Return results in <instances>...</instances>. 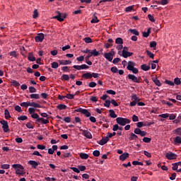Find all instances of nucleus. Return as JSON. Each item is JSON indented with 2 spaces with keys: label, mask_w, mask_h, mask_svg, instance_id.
Instances as JSON below:
<instances>
[{
  "label": "nucleus",
  "mask_w": 181,
  "mask_h": 181,
  "mask_svg": "<svg viewBox=\"0 0 181 181\" xmlns=\"http://www.w3.org/2000/svg\"><path fill=\"white\" fill-rule=\"evenodd\" d=\"M104 107H106L107 108H110V105H111V100H106L105 103H104Z\"/></svg>",
  "instance_id": "obj_44"
},
{
  "label": "nucleus",
  "mask_w": 181,
  "mask_h": 181,
  "mask_svg": "<svg viewBox=\"0 0 181 181\" xmlns=\"http://www.w3.org/2000/svg\"><path fill=\"white\" fill-rule=\"evenodd\" d=\"M63 121H64V122L69 123L71 122V118L70 117H64Z\"/></svg>",
  "instance_id": "obj_55"
},
{
  "label": "nucleus",
  "mask_w": 181,
  "mask_h": 181,
  "mask_svg": "<svg viewBox=\"0 0 181 181\" xmlns=\"http://www.w3.org/2000/svg\"><path fill=\"white\" fill-rule=\"evenodd\" d=\"M59 64L62 66H66L67 64H71V61L69 60H59Z\"/></svg>",
  "instance_id": "obj_17"
},
{
  "label": "nucleus",
  "mask_w": 181,
  "mask_h": 181,
  "mask_svg": "<svg viewBox=\"0 0 181 181\" xmlns=\"http://www.w3.org/2000/svg\"><path fill=\"white\" fill-rule=\"evenodd\" d=\"M142 130H141V129L139 128H136L134 130V134H136V135H140L141 132Z\"/></svg>",
  "instance_id": "obj_54"
},
{
  "label": "nucleus",
  "mask_w": 181,
  "mask_h": 181,
  "mask_svg": "<svg viewBox=\"0 0 181 181\" xmlns=\"http://www.w3.org/2000/svg\"><path fill=\"white\" fill-rule=\"evenodd\" d=\"M35 108H33V107H30V108L28 109V112H29V114H30L31 115H33V114H35Z\"/></svg>",
  "instance_id": "obj_61"
},
{
  "label": "nucleus",
  "mask_w": 181,
  "mask_h": 181,
  "mask_svg": "<svg viewBox=\"0 0 181 181\" xmlns=\"http://www.w3.org/2000/svg\"><path fill=\"white\" fill-rule=\"evenodd\" d=\"M57 108L62 111V110H66L67 108V106L66 105L59 104L57 106Z\"/></svg>",
  "instance_id": "obj_34"
},
{
  "label": "nucleus",
  "mask_w": 181,
  "mask_h": 181,
  "mask_svg": "<svg viewBox=\"0 0 181 181\" xmlns=\"http://www.w3.org/2000/svg\"><path fill=\"white\" fill-rule=\"evenodd\" d=\"M18 121H26L28 119V116L22 115L18 117Z\"/></svg>",
  "instance_id": "obj_43"
},
{
  "label": "nucleus",
  "mask_w": 181,
  "mask_h": 181,
  "mask_svg": "<svg viewBox=\"0 0 181 181\" xmlns=\"http://www.w3.org/2000/svg\"><path fill=\"white\" fill-rule=\"evenodd\" d=\"M28 164L32 166L33 169H36L37 166H39V163L36 162L35 160H30L28 161Z\"/></svg>",
  "instance_id": "obj_15"
},
{
  "label": "nucleus",
  "mask_w": 181,
  "mask_h": 181,
  "mask_svg": "<svg viewBox=\"0 0 181 181\" xmlns=\"http://www.w3.org/2000/svg\"><path fill=\"white\" fill-rule=\"evenodd\" d=\"M108 141H110V138L108 137V136H104L102 138L101 140L98 141V144L101 146L105 145V144H107V142H108Z\"/></svg>",
  "instance_id": "obj_12"
},
{
  "label": "nucleus",
  "mask_w": 181,
  "mask_h": 181,
  "mask_svg": "<svg viewBox=\"0 0 181 181\" xmlns=\"http://www.w3.org/2000/svg\"><path fill=\"white\" fill-rule=\"evenodd\" d=\"M28 59L30 62H36V57L33 56V53L32 52L28 53Z\"/></svg>",
  "instance_id": "obj_18"
},
{
  "label": "nucleus",
  "mask_w": 181,
  "mask_h": 181,
  "mask_svg": "<svg viewBox=\"0 0 181 181\" xmlns=\"http://www.w3.org/2000/svg\"><path fill=\"white\" fill-rule=\"evenodd\" d=\"M165 83L168 84V86H171L172 87H175V83L172 81L167 79L165 81Z\"/></svg>",
  "instance_id": "obj_37"
},
{
  "label": "nucleus",
  "mask_w": 181,
  "mask_h": 181,
  "mask_svg": "<svg viewBox=\"0 0 181 181\" xmlns=\"http://www.w3.org/2000/svg\"><path fill=\"white\" fill-rule=\"evenodd\" d=\"M9 55L12 57H18V54H16V51H12L9 52Z\"/></svg>",
  "instance_id": "obj_58"
},
{
  "label": "nucleus",
  "mask_w": 181,
  "mask_h": 181,
  "mask_svg": "<svg viewBox=\"0 0 181 181\" xmlns=\"http://www.w3.org/2000/svg\"><path fill=\"white\" fill-rule=\"evenodd\" d=\"M30 98L35 100H39V98H40V95L37 93H33L30 95Z\"/></svg>",
  "instance_id": "obj_28"
},
{
  "label": "nucleus",
  "mask_w": 181,
  "mask_h": 181,
  "mask_svg": "<svg viewBox=\"0 0 181 181\" xmlns=\"http://www.w3.org/2000/svg\"><path fill=\"white\" fill-rule=\"evenodd\" d=\"M37 16H39V13H37V9H35L33 11V19H36V18H37Z\"/></svg>",
  "instance_id": "obj_50"
},
{
  "label": "nucleus",
  "mask_w": 181,
  "mask_h": 181,
  "mask_svg": "<svg viewBox=\"0 0 181 181\" xmlns=\"http://www.w3.org/2000/svg\"><path fill=\"white\" fill-rule=\"evenodd\" d=\"M132 100H133V101H135L136 103H139L141 101V98H138L136 94L132 95Z\"/></svg>",
  "instance_id": "obj_26"
},
{
  "label": "nucleus",
  "mask_w": 181,
  "mask_h": 181,
  "mask_svg": "<svg viewBox=\"0 0 181 181\" xmlns=\"http://www.w3.org/2000/svg\"><path fill=\"white\" fill-rule=\"evenodd\" d=\"M89 54H91V57L94 56V57H97V56H98V54H100V52H98L97 49H94L92 52H90V53Z\"/></svg>",
  "instance_id": "obj_29"
},
{
  "label": "nucleus",
  "mask_w": 181,
  "mask_h": 181,
  "mask_svg": "<svg viewBox=\"0 0 181 181\" xmlns=\"http://www.w3.org/2000/svg\"><path fill=\"white\" fill-rule=\"evenodd\" d=\"M136 139H138V136L136 134H135V133H131L130 136L129 137V141H136Z\"/></svg>",
  "instance_id": "obj_21"
},
{
  "label": "nucleus",
  "mask_w": 181,
  "mask_h": 181,
  "mask_svg": "<svg viewBox=\"0 0 181 181\" xmlns=\"http://www.w3.org/2000/svg\"><path fill=\"white\" fill-rule=\"evenodd\" d=\"M4 115L6 119H9V118H11V114L9 113V110H8V109L4 110Z\"/></svg>",
  "instance_id": "obj_31"
},
{
  "label": "nucleus",
  "mask_w": 181,
  "mask_h": 181,
  "mask_svg": "<svg viewBox=\"0 0 181 181\" xmlns=\"http://www.w3.org/2000/svg\"><path fill=\"white\" fill-rule=\"evenodd\" d=\"M12 168L13 169H16V170H18V169H25L23 168V165H21V164H13L12 165Z\"/></svg>",
  "instance_id": "obj_24"
},
{
  "label": "nucleus",
  "mask_w": 181,
  "mask_h": 181,
  "mask_svg": "<svg viewBox=\"0 0 181 181\" xmlns=\"http://www.w3.org/2000/svg\"><path fill=\"white\" fill-rule=\"evenodd\" d=\"M132 165L136 166V165H140L141 166H144V163L139 161H132Z\"/></svg>",
  "instance_id": "obj_51"
},
{
  "label": "nucleus",
  "mask_w": 181,
  "mask_h": 181,
  "mask_svg": "<svg viewBox=\"0 0 181 181\" xmlns=\"http://www.w3.org/2000/svg\"><path fill=\"white\" fill-rule=\"evenodd\" d=\"M0 124H2V128L4 132H9V124H8V122L6 120L0 121Z\"/></svg>",
  "instance_id": "obj_5"
},
{
  "label": "nucleus",
  "mask_w": 181,
  "mask_h": 181,
  "mask_svg": "<svg viewBox=\"0 0 181 181\" xmlns=\"http://www.w3.org/2000/svg\"><path fill=\"white\" fill-rule=\"evenodd\" d=\"M37 123L46 125V124H49V119L40 117L37 119L35 120V124Z\"/></svg>",
  "instance_id": "obj_10"
},
{
  "label": "nucleus",
  "mask_w": 181,
  "mask_h": 181,
  "mask_svg": "<svg viewBox=\"0 0 181 181\" xmlns=\"http://www.w3.org/2000/svg\"><path fill=\"white\" fill-rule=\"evenodd\" d=\"M110 71H112V73H118V68H117V66H112L110 69Z\"/></svg>",
  "instance_id": "obj_59"
},
{
  "label": "nucleus",
  "mask_w": 181,
  "mask_h": 181,
  "mask_svg": "<svg viewBox=\"0 0 181 181\" xmlns=\"http://www.w3.org/2000/svg\"><path fill=\"white\" fill-rule=\"evenodd\" d=\"M165 157L167 158V159H168V160H172L173 159H176V158H177V156L175 153L170 152L166 153Z\"/></svg>",
  "instance_id": "obj_9"
},
{
  "label": "nucleus",
  "mask_w": 181,
  "mask_h": 181,
  "mask_svg": "<svg viewBox=\"0 0 181 181\" xmlns=\"http://www.w3.org/2000/svg\"><path fill=\"white\" fill-rule=\"evenodd\" d=\"M62 80H64L65 81H69V80H70V76H69V75H67V74H64L62 76Z\"/></svg>",
  "instance_id": "obj_42"
},
{
  "label": "nucleus",
  "mask_w": 181,
  "mask_h": 181,
  "mask_svg": "<svg viewBox=\"0 0 181 181\" xmlns=\"http://www.w3.org/2000/svg\"><path fill=\"white\" fill-rule=\"evenodd\" d=\"M175 144H181V137L177 136L174 140Z\"/></svg>",
  "instance_id": "obj_47"
},
{
  "label": "nucleus",
  "mask_w": 181,
  "mask_h": 181,
  "mask_svg": "<svg viewBox=\"0 0 181 181\" xmlns=\"http://www.w3.org/2000/svg\"><path fill=\"white\" fill-rule=\"evenodd\" d=\"M100 22V20H98V18L97 16H95L91 21L90 23H98Z\"/></svg>",
  "instance_id": "obj_48"
},
{
  "label": "nucleus",
  "mask_w": 181,
  "mask_h": 181,
  "mask_svg": "<svg viewBox=\"0 0 181 181\" xmlns=\"http://www.w3.org/2000/svg\"><path fill=\"white\" fill-rule=\"evenodd\" d=\"M106 93L107 94H110L112 95H115V94H117V92H115V90H107Z\"/></svg>",
  "instance_id": "obj_52"
},
{
  "label": "nucleus",
  "mask_w": 181,
  "mask_h": 181,
  "mask_svg": "<svg viewBox=\"0 0 181 181\" xmlns=\"http://www.w3.org/2000/svg\"><path fill=\"white\" fill-rule=\"evenodd\" d=\"M109 112L111 118H117V114H115V111H114V110H110Z\"/></svg>",
  "instance_id": "obj_30"
},
{
  "label": "nucleus",
  "mask_w": 181,
  "mask_h": 181,
  "mask_svg": "<svg viewBox=\"0 0 181 181\" xmlns=\"http://www.w3.org/2000/svg\"><path fill=\"white\" fill-rule=\"evenodd\" d=\"M57 16H54L53 17V19H57V21H59V22H63L64 21L65 18L67 16V15L64 13H60V11H56Z\"/></svg>",
  "instance_id": "obj_3"
},
{
  "label": "nucleus",
  "mask_w": 181,
  "mask_h": 181,
  "mask_svg": "<svg viewBox=\"0 0 181 181\" xmlns=\"http://www.w3.org/2000/svg\"><path fill=\"white\" fill-rule=\"evenodd\" d=\"M11 85H13V87H19L21 86V83H19V82H18L17 81L13 80L11 81Z\"/></svg>",
  "instance_id": "obj_39"
},
{
  "label": "nucleus",
  "mask_w": 181,
  "mask_h": 181,
  "mask_svg": "<svg viewBox=\"0 0 181 181\" xmlns=\"http://www.w3.org/2000/svg\"><path fill=\"white\" fill-rule=\"evenodd\" d=\"M116 122L122 127H125L127 124H131V119L119 117L116 118Z\"/></svg>",
  "instance_id": "obj_2"
},
{
  "label": "nucleus",
  "mask_w": 181,
  "mask_h": 181,
  "mask_svg": "<svg viewBox=\"0 0 181 181\" xmlns=\"http://www.w3.org/2000/svg\"><path fill=\"white\" fill-rule=\"evenodd\" d=\"M127 158H129V153H124L119 156V160H122V162H124V160L127 159Z\"/></svg>",
  "instance_id": "obj_16"
},
{
  "label": "nucleus",
  "mask_w": 181,
  "mask_h": 181,
  "mask_svg": "<svg viewBox=\"0 0 181 181\" xmlns=\"http://www.w3.org/2000/svg\"><path fill=\"white\" fill-rule=\"evenodd\" d=\"M74 112H81V114H83L85 117H91V113L88 112L87 109H83L81 107H79L74 110Z\"/></svg>",
  "instance_id": "obj_4"
},
{
  "label": "nucleus",
  "mask_w": 181,
  "mask_h": 181,
  "mask_svg": "<svg viewBox=\"0 0 181 181\" xmlns=\"http://www.w3.org/2000/svg\"><path fill=\"white\" fill-rule=\"evenodd\" d=\"M151 141H152V139H151L149 137H144L143 138V142H145V144H149V142H151Z\"/></svg>",
  "instance_id": "obj_46"
},
{
  "label": "nucleus",
  "mask_w": 181,
  "mask_h": 181,
  "mask_svg": "<svg viewBox=\"0 0 181 181\" xmlns=\"http://www.w3.org/2000/svg\"><path fill=\"white\" fill-rule=\"evenodd\" d=\"M136 127L139 128H142V127H144V122H139L136 123Z\"/></svg>",
  "instance_id": "obj_63"
},
{
  "label": "nucleus",
  "mask_w": 181,
  "mask_h": 181,
  "mask_svg": "<svg viewBox=\"0 0 181 181\" xmlns=\"http://www.w3.org/2000/svg\"><path fill=\"white\" fill-rule=\"evenodd\" d=\"M146 52L148 57H150V59H154L155 54H153V53L151 52V51L149 50H146Z\"/></svg>",
  "instance_id": "obj_40"
},
{
  "label": "nucleus",
  "mask_w": 181,
  "mask_h": 181,
  "mask_svg": "<svg viewBox=\"0 0 181 181\" xmlns=\"http://www.w3.org/2000/svg\"><path fill=\"white\" fill-rule=\"evenodd\" d=\"M93 156H96V157L100 156V151H98V150L94 151L93 152Z\"/></svg>",
  "instance_id": "obj_62"
},
{
  "label": "nucleus",
  "mask_w": 181,
  "mask_h": 181,
  "mask_svg": "<svg viewBox=\"0 0 181 181\" xmlns=\"http://www.w3.org/2000/svg\"><path fill=\"white\" fill-rule=\"evenodd\" d=\"M176 85V86H180V84H181V81H180V79L179 78H175V79H174V85Z\"/></svg>",
  "instance_id": "obj_38"
},
{
  "label": "nucleus",
  "mask_w": 181,
  "mask_h": 181,
  "mask_svg": "<svg viewBox=\"0 0 181 181\" xmlns=\"http://www.w3.org/2000/svg\"><path fill=\"white\" fill-rule=\"evenodd\" d=\"M80 131L82 132V135L86 136V138H88V139H91L93 138V134H91V132L88 130H83V129H81Z\"/></svg>",
  "instance_id": "obj_6"
},
{
  "label": "nucleus",
  "mask_w": 181,
  "mask_h": 181,
  "mask_svg": "<svg viewBox=\"0 0 181 181\" xmlns=\"http://www.w3.org/2000/svg\"><path fill=\"white\" fill-rule=\"evenodd\" d=\"M105 59L106 60H108V62H112V59H114V54H112V52H106L104 54Z\"/></svg>",
  "instance_id": "obj_11"
},
{
  "label": "nucleus",
  "mask_w": 181,
  "mask_h": 181,
  "mask_svg": "<svg viewBox=\"0 0 181 181\" xmlns=\"http://www.w3.org/2000/svg\"><path fill=\"white\" fill-rule=\"evenodd\" d=\"M136 64L132 61H129L127 66V70L132 71L133 74H138L139 70L137 68H135Z\"/></svg>",
  "instance_id": "obj_1"
},
{
  "label": "nucleus",
  "mask_w": 181,
  "mask_h": 181,
  "mask_svg": "<svg viewBox=\"0 0 181 181\" xmlns=\"http://www.w3.org/2000/svg\"><path fill=\"white\" fill-rule=\"evenodd\" d=\"M29 92L30 93H36L37 90L36 88L33 87V86H30L28 88Z\"/></svg>",
  "instance_id": "obj_53"
},
{
  "label": "nucleus",
  "mask_w": 181,
  "mask_h": 181,
  "mask_svg": "<svg viewBox=\"0 0 181 181\" xmlns=\"http://www.w3.org/2000/svg\"><path fill=\"white\" fill-rule=\"evenodd\" d=\"M151 28H148L147 30V32H144L143 33V37H148L149 35H151Z\"/></svg>",
  "instance_id": "obj_25"
},
{
  "label": "nucleus",
  "mask_w": 181,
  "mask_h": 181,
  "mask_svg": "<svg viewBox=\"0 0 181 181\" xmlns=\"http://www.w3.org/2000/svg\"><path fill=\"white\" fill-rule=\"evenodd\" d=\"M141 69L144 70V71H148V70H151V66L144 64L141 66Z\"/></svg>",
  "instance_id": "obj_22"
},
{
  "label": "nucleus",
  "mask_w": 181,
  "mask_h": 181,
  "mask_svg": "<svg viewBox=\"0 0 181 181\" xmlns=\"http://www.w3.org/2000/svg\"><path fill=\"white\" fill-rule=\"evenodd\" d=\"M44 39H45V34L42 33L37 34V36L35 37V40L37 42H43Z\"/></svg>",
  "instance_id": "obj_8"
},
{
  "label": "nucleus",
  "mask_w": 181,
  "mask_h": 181,
  "mask_svg": "<svg viewBox=\"0 0 181 181\" xmlns=\"http://www.w3.org/2000/svg\"><path fill=\"white\" fill-rule=\"evenodd\" d=\"M82 78H86V80H88L90 78H93V75L91 72H86L82 74Z\"/></svg>",
  "instance_id": "obj_14"
},
{
  "label": "nucleus",
  "mask_w": 181,
  "mask_h": 181,
  "mask_svg": "<svg viewBox=\"0 0 181 181\" xmlns=\"http://www.w3.org/2000/svg\"><path fill=\"white\" fill-rule=\"evenodd\" d=\"M152 80L154 84H156V86H158V87H160V86H162L160 81H159L158 78H153Z\"/></svg>",
  "instance_id": "obj_23"
},
{
  "label": "nucleus",
  "mask_w": 181,
  "mask_h": 181,
  "mask_svg": "<svg viewBox=\"0 0 181 181\" xmlns=\"http://www.w3.org/2000/svg\"><path fill=\"white\" fill-rule=\"evenodd\" d=\"M127 78H129V80H131L132 81H133V83H139V79L138 78V77H136L134 74H129L127 75Z\"/></svg>",
  "instance_id": "obj_7"
},
{
  "label": "nucleus",
  "mask_w": 181,
  "mask_h": 181,
  "mask_svg": "<svg viewBox=\"0 0 181 181\" xmlns=\"http://www.w3.org/2000/svg\"><path fill=\"white\" fill-rule=\"evenodd\" d=\"M123 43H124V40H122V38H121V37H117L115 40L116 45H122Z\"/></svg>",
  "instance_id": "obj_33"
},
{
  "label": "nucleus",
  "mask_w": 181,
  "mask_h": 181,
  "mask_svg": "<svg viewBox=\"0 0 181 181\" xmlns=\"http://www.w3.org/2000/svg\"><path fill=\"white\" fill-rule=\"evenodd\" d=\"M9 168H11L9 164H3L1 165V169H9Z\"/></svg>",
  "instance_id": "obj_57"
},
{
  "label": "nucleus",
  "mask_w": 181,
  "mask_h": 181,
  "mask_svg": "<svg viewBox=\"0 0 181 181\" xmlns=\"http://www.w3.org/2000/svg\"><path fill=\"white\" fill-rule=\"evenodd\" d=\"M81 159H88V154L86 153H81L79 154Z\"/></svg>",
  "instance_id": "obj_32"
},
{
  "label": "nucleus",
  "mask_w": 181,
  "mask_h": 181,
  "mask_svg": "<svg viewBox=\"0 0 181 181\" xmlns=\"http://www.w3.org/2000/svg\"><path fill=\"white\" fill-rule=\"evenodd\" d=\"M30 107H33V108H42V105L35 102H30Z\"/></svg>",
  "instance_id": "obj_19"
},
{
  "label": "nucleus",
  "mask_w": 181,
  "mask_h": 181,
  "mask_svg": "<svg viewBox=\"0 0 181 181\" xmlns=\"http://www.w3.org/2000/svg\"><path fill=\"white\" fill-rule=\"evenodd\" d=\"M96 86H97V83H95L94 81L90 82L89 84H88V86L90 88H94V87H96Z\"/></svg>",
  "instance_id": "obj_49"
},
{
  "label": "nucleus",
  "mask_w": 181,
  "mask_h": 181,
  "mask_svg": "<svg viewBox=\"0 0 181 181\" xmlns=\"http://www.w3.org/2000/svg\"><path fill=\"white\" fill-rule=\"evenodd\" d=\"M86 43H93V40L90 37H86L83 39Z\"/></svg>",
  "instance_id": "obj_41"
},
{
  "label": "nucleus",
  "mask_w": 181,
  "mask_h": 181,
  "mask_svg": "<svg viewBox=\"0 0 181 181\" xmlns=\"http://www.w3.org/2000/svg\"><path fill=\"white\" fill-rule=\"evenodd\" d=\"M131 33H133V35H135L136 36H139V32L135 29H129V30Z\"/></svg>",
  "instance_id": "obj_35"
},
{
  "label": "nucleus",
  "mask_w": 181,
  "mask_h": 181,
  "mask_svg": "<svg viewBox=\"0 0 181 181\" xmlns=\"http://www.w3.org/2000/svg\"><path fill=\"white\" fill-rule=\"evenodd\" d=\"M52 69H57L59 67V63L54 62L51 64Z\"/></svg>",
  "instance_id": "obj_45"
},
{
  "label": "nucleus",
  "mask_w": 181,
  "mask_h": 181,
  "mask_svg": "<svg viewBox=\"0 0 181 181\" xmlns=\"http://www.w3.org/2000/svg\"><path fill=\"white\" fill-rule=\"evenodd\" d=\"M69 156H71V153L69 151H65L64 153V158H69Z\"/></svg>",
  "instance_id": "obj_60"
},
{
  "label": "nucleus",
  "mask_w": 181,
  "mask_h": 181,
  "mask_svg": "<svg viewBox=\"0 0 181 181\" xmlns=\"http://www.w3.org/2000/svg\"><path fill=\"white\" fill-rule=\"evenodd\" d=\"M21 107H30V102H23L20 104Z\"/></svg>",
  "instance_id": "obj_36"
},
{
  "label": "nucleus",
  "mask_w": 181,
  "mask_h": 181,
  "mask_svg": "<svg viewBox=\"0 0 181 181\" xmlns=\"http://www.w3.org/2000/svg\"><path fill=\"white\" fill-rule=\"evenodd\" d=\"M134 54V53L132 52H129L128 51H126L125 49L122 50V56L124 59H127V57H131V56H132Z\"/></svg>",
  "instance_id": "obj_13"
},
{
  "label": "nucleus",
  "mask_w": 181,
  "mask_h": 181,
  "mask_svg": "<svg viewBox=\"0 0 181 181\" xmlns=\"http://www.w3.org/2000/svg\"><path fill=\"white\" fill-rule=\"evenodd\" d=\"M150 47L156 48V42L155 41L150 42Z\"/></svg>",
  "instance_id": "obj_64"
},
{
  "label": "nucleus",
  "mask_w": 181,
  "mask_h": 181,
  "mask_svg": "<svg viewBox=\"0 0 181 181\" xmlns=\"http://www.w3.org/2000/svg\"><path fill=\"white\" fill-rule=\"evenodd\" d=\"M90 57H91V54H88L86 57H85V60H86V63L87 64H88V66H91L93 64V62L91 61H90Z\"/></svg>",
  "instance_id": "obj_20"
},
{
  "label": "nucleus",
  "mask_w": 181,
  "mask_h": 181,
  "mask_svg": "<svg viewBox=\"0 0 181 181\" xmlns=\"http://www.w3.org/2000/svg\"><path fill=\"white\" fill-rule=\"evenodd\" d=\"M16 175H18L19 176H23L25 175V171L23 169H18L16 170Z\"/></svg>",
  "instance_id": "obj_27"
},
{
  "label": "nucleus",
  "mask_w": 181,
  "mask_h": 181,
  "mask_svg": "<svg viewBox=\"0 0 181 181\" xmlns=\"http://www.w3.org/2000/svg\"><path fill=\"white\" fill-rule=\"evenodd\" d=\"M174 132H175L177 135H180L181 136V127L177 128L175 130H174Z\"/></svg>",
  "instance_id": "obj_56"
}]
</instances>
